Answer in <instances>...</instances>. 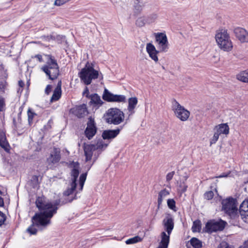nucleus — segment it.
<instances>
[{"mask_svg": "<svg viewBox=\"0 0 248 248\" xmlns=\"http://www.w3.org/2000/svg\"><path fill=\"white\" fill-rule=\"evenodd\" d=\"M60 202V200L49 202L46 201L44 197H38L35 203L40 212L32 217V224L27 229V232L31 235H35L37 232L35 226L45 227L50 224V219L56 213Z\"/></svg>", "mask_w": 248, "mask_h": 248, "instance_id": "1", "label": "nucleus"}, {"mask_svg": "<svg viewBox=\"0 0 248 248\" xmlns=\"http://www.w3.org/2000/svg\"><path fill=\"white\" fill-rule=\"evenodd\" d=\"M78 76L81 81L87 85L90 84L93 79H97L98 78L101 79L103 78L102 74L95 70L93 64L88 62L78 73Z\"/></svg>", "mask_w": 248, "mask_h": 248, "instance_id": "2", "label": "nucleus"}, {"mask_svg": "<svg viewBox=\"0 0 248 248\" xmlns=\"http://www.w3.org/2000/svg\"><path fill=\"white\" fill-rule=\"evenodd\" d=\"M162 224L165 232L161 233V240L157 248H167L170 241V236L174 228V220L170 216H167L163 219Z\"/></svg>", "mask_w": 248, "mask_h": 248, "instance_id": "3", "label": "nucleus"}, {"mask_svg": "<svg viewBox=\"0 0 248 248\" xmlns=\"http://www.w3.org/2000/svg\"><path fill=\"white\" fill-rule=\"evenodd\" d=\"M216 41L221 50L224 51H230L233 46L231 40L230 34L226 29L217 30L215 36Z\"/></svg>", "mask_w": 248, "mask_h": 248, "instance_id": "4", "label": "nucleus"}, {"mask_svg": "<svg viewBox=\"0 0 248 248\" xmlns=\"http://www.w3.org/2000/svg\"><path fill=\"white\" fill-rule=\"evenodd\" d=\"M71 167L72 168L71 171V179L68 187L63 193L64 197H69L72 195L75 191L77 186V179L79 173V164L77 162H73L71 164Z\"/></svg>", "mask_w": 248, "mask_h": 248, "instance_id": "5", "label": "nucleus"}, {"mask_svg": "<svg viewBox=\"0 0 248 248\" xmlns=\"http://www.w3.org/2000/svg\"><path fill=\"white\" fill-rule=\"evenodd\" d=\"M48 60L41 69L48 77L51 80H54L57 78L59 75V68L56 60L52 56L48 55Z\"/></svg>", "mask_w": 248, "mask_h": 248, "instance_id": "6", "label": "nucleus"}, {"mask_svg": "<svg viewBox=\"0 0 248 248\" xmlns=\"http://www.w3.org/2000/svg\"><path fill=\"white\" fill-rule=\"evenodd\" d=\"M106 119L108 124L118 125L124 122V114L118 108H110L106 113Z\"/></svg>", "mask_w": 248, "mask_h": 248, "instance_id": "7", "label": "nucleus"}, {"mask_svg": "<svg viewBox=\"0 0 248 248\" xmlns=\"http://www.w3.org/2000/svg\"><path fill=\"white\" fill-rule=\"evenodd\" d=\"M108 143H105L102 140L98 141L96 144H84V152L86 157V161L91 160L93 152L98 150H103L108 146Z\"/></svg>", "mask_w": 248, "mask_h": 248, "instance_id": "8", "label": "nucleus"}, {"mask_svg": "<svg viewBox=\"0 0 248 248\" xmlns=\"http://www.w3.org/2000/svg\"><path fill=\"white\" fill-rule=\"evenodd\" d=\"M171 108L176 118L183 122L187 120L190 116V112L181 106L176 100H174L172 102Z\"/></svg>", "mask_w": 248, "mask_h": 248, "instance_id": "9", "label": "nucleus"}, {"mask_svg": "<svg viewBox=\"0 0 248 248\" xmlns=\"http://www.w3.org/2000/svg\"><path fill=\"white\" fill-rule=\"evenodd\" d=\"M222 210L230 216L235 214L237 211L236 201L232 198H228L222 200Z\"/></svg>", "mask_w": 248, "mask_h": 248, "instance_id": "10", "label": "nucleus"}, {"mask_svg": "<svg viewBox=\"0 0 248 248\" xmlns=\"http://www.w3.org/2000/svg\"><path fill=\"white\" fill-rule=\"evenodd\" d=\"M226 225V222L221 219L218 220H211L208 221L204 228L205 232L212 233L217 231H222Z\"/></svg>", "mask_w": 248, "mask_h": 248, "instance_id": "11", "label": "nucleus"}, {"mask_svg": "<svg viewBox=\"0 0 248 248\" xmlns=\"http://www.w3.org/2000/svg\"><path fill=\"white\" fill-rule=\"evenodd\" d=\"M157 17V15L155 13L139 17L136 21V25L139 27H142L146 24L150 25L155 22Z\"/></svg>", "mask_w": 248, "mask_h": 248, "instance_id": "12", "label": "nucleus"}, {"mask_svg": "<svg viewBox=\"0 0 248 248\" xmlns=\"http://www.w3.org/2000/svg\"><path fill=\"white\" fill-rule=\"evenodd\" d=\"M155 40L160 51L167 52L169 48V43L166 35L163 33H156L155 34Z\"/></svg>", "mask_w": 248, "mask_h": 248, "instance_id": "13", "label": "nucleus"}, {"mask_svg": "<svg viewBox=\"0 0 248 248\" xmlns=\"http://www.w3.org/2000/svg\"><path fill=\"white\" fill-rule=\"evenodd\" d=\"M103 98L108 102L124 103L126 101V97L124 95L114 94L109 92L107 89L104 91Z\"/></svg>", "mask_w": 248, "mask_h": 248, "instance_id": "14", "label": "nucleus"}, {"mask_svg": "<svg viewBox=\"0 0 248 248\" xmlns=\"http://www.w3.org/2000/svg\"><path fill=\"white\" fill-rule=\"evenodd\" d=\"M97 128L95 126L94 120L92 118H89L87 123V126L85 130V134L86 137L89 139H91L96 134Z\"/></svg>", "mask_w": 248, "mask_h": 248, "instance_id": "15", "label": "nucleus"}, {"mask_svg": "<svg viewBox=\"0 0 248 248\" xmlns=\"http://www.w3.org/2000/svg\"><path fill=\"white\" fill-rule=\"evenodd\" d=\"M70 112L78 118H82L88 113L86 105L76 106L70 109Z\"/></svg>", "mask_w": 248, "mask_h": 248, "instance_id": "16", "label": "nucleus"}, {"mask_svg": "<svg viewBox=\"0 0 248 248\" xmlns=\"http://www.w3.org/2000/svg\"><path fill=\"white\" fill-rule=\"evenodd\" d=\"M233 32L236 37L241 43H248V31L245 29L237 27L234 29Z\"/></svg>", "mask_w": 248, "mask_h": 248, "instance_id": "17", "label": "nucleus"}, {"mask_svg": "<svg viewBox=\"0 0 248 248\" xmlns=\"http://www.w3.org/2000/svg\"><path fill=\"white\" fill-rule=\"evenodd\" d=\"M146 51L149 55V57L155 62H157L158 58L157 54L159 51H157L155 46L151 43H147L146 46Z\"/></svg>", "mask_w": 248, "mask_h": 248, "instance_id": "18", "label": "nucleus"}, {"mask_svg": "<svg viewBox=\"0 0 248 248\" xmlns=\"http://www.w3.org/2000/svg\"><path fill=\"white\" fill-rule=\"evenodd\" d=\"M239 210L242 218L245 222H248V199L242 202Z\"/></svg>", "mask_w": 248, "mask_h": 248, "instance_id": "19", "label": "nucleus"}, {"mask_svg": "<svg viewBox=\"0 0 248 248\" xmlns=\"http://www.w3.org/2000/svg\"><path fill=\"white\" fill-rule=\"evenodd\" d=\"M138 102V99L136 97H130L128 99V105L127 107L128 118H129L135 112V108L137 105Z\"/></svg>", "mask_w": 248, "mask_h": 248, "instance_id": "20", "label": "nucleus"}, {"mask_svg": "<svg viewBox=\"0 0 248 248\" xmlns=\"http://www.w3.org/2000/svg\"><path fill=\"white\" fill-rule=\"evenodd\" d=\"M120 131L119 129L105 130L102 133V137L104 140L114 139L119 134Z\"/></svg>", "mask_w": 248, "mask_h": 248, "instance_id": "21", "label": "nucleus"}, {"mask_svg": "<svg viewBox=\"0 0 248 248\" xmlns=\"http://www.w3.org/2000/svg\"><path fill=\"white\" fill-rule=\"evenodd\" d=\"M61 158L60 150L57 148H54L53 151L48 158L47 161L53 164L58 162Z\"/></svg>", "mask_w": 248, "mask_h": 248, "instance_id": "22", "label": "nucleus"}, {"mask_svg": "<svg viewBox=\"0 0 248 248\" xmlns=\"http://www.w3.org/2000/svg\"><path fill=\"white\" fill-rule=\"evenodd\" d=\"M0 146L6 151L9 150V144L6 140L5 132L0 129Z\"/></svg>", "mask_w": 248, "mask_h": 248, "instance_id": "23", "label": "nucleus"}, {"mask_svg": "<svg viewBox=\"0 0 248 248\" xmlns=\"http://www.w3.org/2000/svg\"><path fill=\"white\" fill-rule=\"evenodd\" d=\"M229 127L227 124H221L216 126L214 129L219 134L228 135L229 133Z\"/></svg>", "mask_w": 248, "mask_h": 248, "instance_id": "24", "label": "nucleus"}, {"mask_svg": "<svg viewBox=\"0 0 248 248\" xmlns=\"http://www.w3.org/2000/svg\"><path fill=\"white\" fill-rule=\"evenodd\" d=\"M169 194V191L166 189H164L159 192L157 199L158 208L160 207V206L162 205L163 201L168 196Z\"/></svg>", "mask_w": 248, "mask_h": 248, "instance_id": "25", "label": "nucleus"}, {"mask_svg": "<svg viewBox=\"0 0 248 248\" xmlns=\"http://www.w3.org/2000/svg\"><path fill=\"white\" fill-rule=\"evenodd\" d=\"M90 103L93 105L94 106L99 107L101 106L103 103V102L101 99L100 97L96 93L92 94L90 96Z\"/></svg>", "mask_w": 248, "mask_h": 248, "instance_id": "26", "label": "nucleus"}, {"mask_svg": "<svg viewBox=\"0 0 248 248\" xmlns=\"http://www.w3.org/2000/svg\"><path fill=\"white\" fill-rule=\"evenodd\" d=\"M236 78L240 81L248 83V70L240 73L236 76Z\"/></svg>", "mask_w": 248, "mask_h": 248, "instance_id": "27", "label": "nucleus"}, {"mask_svg": "<svg viewBox=\"0 0 248 248\" xmlns=\"http://www.w3.org/2000/svg\"><path fill=\"white\" fill-rule=\"evenodd\" d=\"M144 6V4L142 1H140L139 0H135L134 5L135 13L136 14L140 13Z\"/></svg>", "mask_w": 248, "mask_h": 248, "instance_id": "28", "label": "nucleus"}, {"mask_svg": "<svg viewBox=\"0 0 248 248\" xmlns=\"http://www.w3.org/2000/svg\"><path fill=\"white\" fill-rule=\"evenodd\" d=\"M143 239V238L140 237L139 236H136L134 237L129 238L125 241V243L127 245L133 244L140 242H141Z\"/></svg>", "mask_w": 248, "mask_h": 248, "instance_id": "29", "label": "nucleus"}, {"mask_svg": "<svg viewBox=\"0 0 248 248\" xmlns=\"http://www.w3.org/2000/svg\"><path fill=\"white\" fill-rule=\"evenodd\" d=\"M190 244L194 248H201L202 247V243L198 239L193 237L190 240Z\"/></svg>", "mask_w": 248, "mask_h": 248, "instance_id": "30", "label": "nucleus"}, {"mask_svg": "<svg viewBox=\"0 0 248 248\" xmlns=\"http://www.w3.org/2000/svg\"><path fill=\"white\" fill-rule=\"evenodd\" d=\"M62 91H59L55 89L54 91L53 95L51 98V102L55 101L58 100L61 96Z\"/></svg>", "mask_w": 248, "mask_h": 248, "instance_id": "31", "label": "nucleus"}, {"mask_svg": "<svg viewBox=\"0 0 248 248\" xmlns=\"http://www.w3.org/2000/svg\"><path fill=\"white\" fill-rule=\"evenodd\" d=\"M87 173H84L81 174L79 177V190L81 191L83 189V187L86 179Z\"/></svg>", "mask_w": 248, "mask_h": 248, "instance_id": "32", "label": "nucleus"}, {"mask_svg": "<svg viewBox=\"0 0 248 248\" xmlns=\"http://www.w3.org/2000/svg\"><path fill=\"white\" fill-rule=\"evenodd\" d=\"M201 229V222L199 220H196L193 222L192 230L193 232H199Z\"/></svg>", "mask_w": 248, "mask_h": 248, "instance_id": "33", "label": "nucleus"}, {"mask_svg": "<svg viewBox=\"0 0 248 248\" xmlns=\"http://www.w3.org/2000/svg\"><path fill=\"white\" fill-rule=\"evenodd\" d=\"M167 204L170 209L176 211L175 202L173 199H168L167 200Z\"/></svg>", "mask_w": 248, "mask_h": 248, "instance_id": "34", "label": "nucleus"}, {"mask_svg": "<svg viewBox=\"0 0 248 248\" xmlns=\"http://www.w3.org/2000/svg\"><path fill=\"white\" fill-rule=\"evenodd\" d=\"M220 135V134H219L217 131H215L214 136L212 137V138L211 139V141H210L211 145L213 144H215L217 141V140L219 138V136Z\"/></svg>", "mask_w": 248, "mask_h": 248, "instance_id": "35", "label": "nucleus"}, {"mask_svg": "<svg viewBox=\"0 0 248 248\" xmlns=\"http://www.w3.org/2000/svg\"><path fill=\"white\" fill-rule=\"evenodd\" d=\"M28 121L30 124L32 123L33 118L36 114L34 112L31 111L30 109H29L28 111Z\"/></svg>", "mask_w": 248, "mask_h": 248, "instance_id": "36", "label": "nucleus"}, {"mask_svg": "<svg viewBox=\"0 0 248 248\" xmlns=\"http://www.w3.org/2000/svg\"><path fill=\"white\" fill-rule=\"evenodd\" d=\"M214 194L213 191H207V192H205L204 195V198L208 200L212 199L213 198V197H214Z\"/></svg>", "mask_w": 248, "mask_h": 248, "instance_id": "37", "label": "nucleus"}, {"mask_svg": "<svg viewBox=\"0 0 248 248\" xmlns=\"http://www.w3.org/2000/svg\"><path fill=\"white\" fill-rule=\"evenodd\" d=\"M6 217L5 215L0 211V226L2 225L6 220Z\"/></svg>", "mask_w": 248, "mask_h": 248, "instance_id": "38", "label": "nucleus"}, {"mask_svg": "<svg viewBox=\"0 0 248 248\" xmlns=\"http://www.w3.org/2000/svg\"><path fill=\"white\" fill-rule=\"evenodd\" d=\"M217 248H232L226 242H222Z\"/></svg>", "mask_w": 248, "mask_h": 248, "instance_id": "39", "label": "nucleus"}, {"mask_svg": "<svg viewBox=\"0 0 248 248\" xmlns=\"http://www.w3.org/2000/svg\"><path fill=\"white\" fill-rule=\"evenodd\" d=\"M174 173L175 172L173 171L168 173L166 176V181L167 182H169L172 179Z\"/></svg>", "mask_w": 248, "mask_h": 248, "instance_id": "40", "label": "nucleus"}, {"mask_svg": "<svg viewBox=\"0 0 248 248\" xmlns=\"http://www.w3.org/2000/svg\"><path fill=\"white\" fill-rule=\"evenodd\" d=\"M51 91V86L50 85H47L45 89V93L46 94H48Z\"/></svg>", "mask_w": 248, "mask_h": 248, "instance_id": "41", "label": "nucleus"}, {"mask_svg": "<svg viewBox=\"0 0 248 248\" xmlns=\"http://www.w3.org/2000/svg\"><path fill=\"white\" fill-rule=\"evenodd\" d=\"M74 200V198L73 197H69L67 199L65 200V201H62V203L65 204L66 203H67L68 202H71Z\"/></svg>", "mask_w": 248, "mask_h": 248, "instance_id": "42", "label": "nucleus"}, {"mask_svg": "<svg viewBox=\"0 0 248 248\" xmlns=\"http://www.w3.org/2000/svg\"><path fill=\"white\" fill-rule=\"evenodd\" d=\"M230 174V172L229 173H223L222 174L219 175L218 176L216 177L217 178H223V177H227Z\"/></svg>", "mask_w": 248, "mask_h": 248, "instance_id": "43", "label": "nucleus"}, {"mask_svg": "<svg viewBox=\"0 0 248 248\" xmlns=\"http://www.w3.org/2000/svg\"><path fill=\"white\" fill-rule=\"evenodd\" d=\"M61 86H62V82H61V81H59L57 84V86L56 88H55V89L59 90V91H62L61 90Z\"/></svg>", "mask_w": 248, "mask_h": 248, "instance_id": "44", "label": "nucleus"}, {"mask_svg": "<svg viewBox=\"0 0 248 248\" xmlns=\"http://www.w3.org/2000/svg\"><path fill=\"white\" fill-rule=\"evenodd\" d=\"M4 105V101L3 99L0 98V110H1V108L3 107Z\"/></svg>", "mask_w": 248, "mask_h": 248, "instance_id": "45", "label": "nucleus"}, {"mask_svg": "<svg viewBox=\"0 0 248 248\" xmlns=\"http://www.w3.org/2000/svg\"><path fill=\"white\" fill-rule=\"evenodd\" d=\"M35 57L39 60V62L42 61V57L40 55H37L35 56Z\"/></svg>", "mask_w": 248, "mask_h": 248, "instance_id": "46", "label": "nucleus"}, {"mask_svg": "<svg viewBox=\"0 0 248 248\" xmlns=\"http://www.w3.org/2000/svg\"><path fill=\"white\" fill-rule=\"evenodd\" d=\"M4 205V202L3 199L0 196V207Z\"/></svg>", "mask_w": 248, "mask_h": 248, "instance_id": "47", "label": "nucleus"}, {"mask_svg": "<svg viewBox=\"0 0 248 248\" xmlns=\"http://www.w3.org/2000/svg\"><path fill=\"white\" fill-rule=\"evenodd\" d=\"M18 85L20 87H23L24 85V83L23 81H22V80H19L18 81Z\"/></svg>", "mask_w": 248, "mask_h": 248, "instance_id": "48", "label": "nucleus"}, {"mask_svg": "<svg viewBox=\"0 0 248 248\" xmlns=\"http://www.w3.org/2000/svg\"><path fill=\"white\" fill-rule=\"evenodd\" d=\"M186 188H187V186H186L185 185H184V186H183V187H182V192H185L186 190Z\"/></svg>", "mask_w": 248, "mask_h": 248, "instance_id": "49", "label": "nucleus"}, {"mask_svg": "<svg viewBox=\"0 0 248 248\" xmlns=\"http://www.w3.org/2000/svg\"><path fill=\"white\" fill-rule=\"evenodd\" d=\"M89 93V90L88 89V88L86 87V89H85V92H84V93Z\"/></svg>", "mask_w": 248, "mask_h": 248, "instance_id": "50", "label": "nucleus"}, {"mask_svg": "<svg viewBox=\"0 0 248 248\" xmlns=\"http://www.w3.org/2000/svg\"><path fill=\"white\" fill-rule=\"evenodd\" d=\"M245 245L247 247H248V240L245 242Z\"/></svg>", "mask_w": 248, "mask_h": 248, "instance_id": "51", "label": "nucleus"}, {"mask_svg": "<svg viewBox=\"0 0 248 248\" xmlns=\"http://www.w3.org/2000/svg\"><path fill=\"white\" fill-rule=\"evenodd\" d=\"M97 156H98V155H95V153H94V156H95V159L97 158Z\"/></svg>", "mask_w": 248, "mask_h": 248, "instance_id": "52", "label": "nucleus"}]
</instances>
